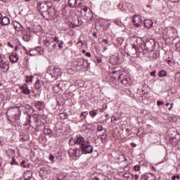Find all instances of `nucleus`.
I'll return each instance as SVG.
<instances>
[{
    "label": "nucleus",
    "instance_id": "f257e3e1",
    "mask_svg": "<svg viewBox=\"0 0 180 180\" xmlns=\"http://www.w3.org/2000/svg\"><path fill=\"white\" fill-rule=\"evenodd\" d=\"M0 70L4 74L9 71V61L4 60L1 56H0Z\"/></svg>",
    "mask_w": 180,
    "mask_h": 180
},
{
    "label": "nucleus",
    "instance_id": "f03ea898",
    "mask_svg": "<svg viewBox=\"0 0 180 180\" xmlns=\"http://www.w3.org/2000/svg\"><path fill=\"white\" fill-rule=\"evenodd\" d=\"M81 150L84 154H91L94 152V146L89 145V142L86 141L81 146Z\"/></svg>",
    "mask_w": 180,
    "mask_h": 180
},
{
    "label": "nucleus",
    "instance_id": "7ed1b4c3",
    "mask_svg": "<svg viewBox=\"0 0 180 180\" xmlns=\"http://www.w3.org/2000/svg\"><path fill=\"white\" fill-rule=\"evenodd\" d=\"M69 155L73 160H77V158H79V155H81V150L79 148H72L69 149Z\"/></svg>",
    "mask_w": 180,
    "mask_h": 180
},
{
    "label": "nucleus",
    "instance_id": "20e7f679",
    "mask_svg": "<svg viewBox=\"0 0 180 180\" xmlns=\"http://www.w3.org/2000/svg\"><path fill=\"white\" fill-rule=\"evenodd\" d=\"M111 78L113 79H117V81L124 78V75H123L122 70H114L110 74Z\"/></svg>",
    "mask_w": 180,
    "mask_h": 180
},
{
    "label": "nucleus",
    "instance_id": "39448f33",
    "mask_svg": "<svg viewBox=\"0 0 180 180\" xmlns=\"http://www.w3.org/2000/svg\"><path fill=\"white\" fill-rule=\"evenodd\" d=\"M37 9L41 15H42V16H44V15H47V13H49L47 4H40L37 6Z\"/></svg>",
    "mask_w": 180,
    "mask_h": 180
},
{
    "label": "nucleus",
    "instance_id": "423d86ee",
    "mask_svg": "<svg viewBox=\"0 0 180 180\" xmlns=\"http://www.w3.org/2000/svg\"><path fill=\"white\" fill-rule=\"evenodd\" d=\"M139 50H143V49L141 48H136L132 46L127 49V54L130 57H134V56H136Z\"/></svg>",
    "mask_w": 180,
    "mask_h": 180
},
{
    "label": "nucleus",
    "instance_id": "0eeeda50",
    "mask_svg": "<svg viewBox=\"0 0 180 180\" xmlns=\"http://www.w3.org/2000/svg\"><path fill=\"white\" fill-rule=\"evenodd\" d=\"M132 22L135 26L139 27L141 26V22H143V20L141 19V17L140 15H134Z\"/></svg>",
    "mask_w": 180,
    "mask_h": 180
},
{
    "label": "nucleus",
    "instance_id": "6e6552de",
    "mask_svg": "<svg viewBox=\"0 0 180 180\" xmlns=\"http://www.w3.org/2000/svg\"><path fill=\"white\" fill-rule=\"evenodd\" d=\"M82 13L84 14L86 18H91L92 13H91V9H89L86 6H81Z\"/></svg>",
    "mask_w": 180,
    "mask_h": 180
},
{
    "label": "nucleus",
    "instance_id": "1a4fd4ad",
    "mask_svg": "<svg viewBox=\"0 0 180 180\" xmlns=\"http://www.w3.org/2000/svg\"><path fill=\"white\" fill-rule=\"evenodd\" d=\"M86 143V141H85V139H84V137H82V136L81 135H77L76 137V144H80L81 147H82V146L84 144H85Z\"/></svg>",
    "mask_w": 180,
    "mask_h": 180
},
{
    "label": "nucleus",
    "instance_id": "9d476101",
    "mask_svg": "<svg viewBox=\"0 0 180 180\" xmlns=\"http://www.w3.org/2000/svg\"><path fill=\"white\" fill-rule=\"evenodd\" d=\"M79 0H69L68 4L70 8H77V6H79Z\"/></svg>",
    "mask_w": 180,
    "mask_h": 180
},
{
    "label": "nucleus",
    "instance_id": "9b49d317",
    "mask_svg": "<svg viewBox=\"0 0 180 180\" xmlns=\"http://www.w3.org/2000/svg\"><path fill=\"white\" fill-rule=\"evenodd\" d=\"M9 60H10L11 63H18V60H19L18 53H13L11 55H10Z\"/></svg>",
    "mask_w": 180,
    "mask_h": 180
},
{
    "label": "nucleus",
    "instance_id": "f8f14e48",
    "mask_svg": "<svg viewBox=\"0 0 180 180\" xmlns=\"http://www.w3.org/2000/svg\"><path fill=\"white\" fill-rule=\"evenodd\" d=\"M143 23L146 29H151L153 27V20H145Z\"/></svg>",
    "mask_w": 180,
    "mask_h": 180
},
{
    "label": "nucleus",
    "instance_id": "ddd939ff",
    "mask_svg": "<svg viewBox=\"0 0 180 180\" xmlns=\"http://www.w3.org/2000/svg\"><path fill=\"white\" fill-rule=\"evenodd\" d=\"M25 86H26V84L21 86L20 89H21L22 94H24V95H30V89H29V88L25 87Z\"/></svg>",
    "mask_w": 180,
    "mask_h": 180
},
{
    "label": "nucleus",
    "instance_id": "4468645a",
    "mask_svg": "<svg viewBox=\"0 0 180 180\" xmlns=\"http://www.w3.org/2000/svg\"><path fill=\"white\" fill-rule=\"evenodd\" d=\"M32 176H33V173L32 172V171H27L24 173V179L25 180L32 179Z\"/></svg>",
    "mask_w": 180,
    "mask_h": 180
},
{
    "label": "nucleus",
    "instance_id": "2eb2a0df",
    "mask_svg": "<svg viewBox=\"0 0 180 180\" xmlns=\"http://www.w3.org/2000/svg\"><path fill=\"white\" fill-rule=\"evenodd\" d=\"M35 107L38 110H42L44 109V102L38 101L35 103Z\"/></svg>",
    "mask_w": 180,
    "mask_h": 180
},
{
    "label": "nucleus",
    "instance_id": "dca6fc26",
    "mask_svg": "<svg viewBox=\"0 0 180 180\" xmlns=\"http://www.w3.org/2000/svg\"><path fill=\"white\" fill-rule=\"evenodd\" d=\"M120 81L123 85H127L130 82V78L124 75V77L120 79Z\"/></svg>",
    "mask_w": 180,
    "mask_h": 180
},
{
    "label": "nucleus",
    "instance_id": "f3484780",
    "mask_svg": "<svg viewBox=\"0 0 180 180\" xmlns=\"http://www.w3.org/2000/svg\"><path fill=\"white\" fill-rule=\"evenodd\" d=\"M1 23L3 25V26H8L11 23V20L8 17H4L1 20Z\"/></svg>",
    "mask_w": 180,
    "mask_h": 180
},
{
    "label": "nucleus",
    "instance_id": "a211bd4d",
    "mask_svg": "<svg viewBox=\"0 0 180 180\" xmlns=\"http://www.w3.org/2000/svg\"><path fill=\"white\" fill-rule=\"evenodd\" d=\"M13 113H14V116H15L16 119H19L20 116V111L19 110V108L15 107L12 110Z\"/></svg>",
    "mask_w": 180,
    "mask_h": 180
},
{
    "label": "nucleus",
    "instance_id": "6ab92c4d",
    "mask_svg": "<svg viewBox=\"0 0 180 180\" xmlns=\"http://www.w3.org/2000/svg\"><path fill=\"white\" fill-rule=\"evenodd\" d=\"M58 75H61V70L60 68H58V67L55 66L53 77H58Z\"/></svg>",
    "mask_w": 180,
    "mask_h": 180
},
{
    "label": "nucleus",
    "instance_id": "aec40b11",
    "mask_svg": "<svg viewBox=\"0 0 180 180\" xmlns=\"http://www.w3.org/2000/svg\"><path fill=\"white\" fill-rule=\"evenodd\" d=\"M15 29L16 32H18L19 33H20V32H22L23 30V27H22V25L18 22H16V24H15Z\"/></svg>",
    "mask_w": 180,
    "mask_h": 180
},
{
    "label": "nucleus",
    "instance_id": "412c9836",
    "mask_svg": "<svg viewBox=\"0 0 180 180\" xmlns=\"http://www.w3.org/2000/svg\"><path fill=\"white\" fill-rule=\"evenodd\" d=\"M54 70H55V67L50 66L47 70L48 74H49V75H51V77H53L54 74Z\"/></svg>",
    "mask_w": 180,
    "mask_h": 180
},
{
    "label": "nucleus",
    "instance_id": "4be33fe9",
    "mask_svg": "<svg viewBox=\"0 0 180 180\" xmlns=\"http://www.w3.org/2000/svg\"><path fill=\"white\" fill-rule=\"evenodd\" d=\"M59 117H60V119H67L68 117V114H67V112H61L59 115Z\"/></svg>",
    "mask_w": 180,
    "mask_h": 180
},
{
    "label": "nucleus",
    "instance_id": "5701e85b",
    "mask_svg": "<svg viewBox=\"0 0 180 180\" xmlns=\"http://www.w3.org/2000/svg\"><path fill=\"white\" fill-rule=\"evenodd\" d=\"M44 134L50 135L53 133V131L50 128H45L44 130Z\"/></svg>",
    "mask_w": 180,
    "mask_h": 180
},
{
    "label": "nucleus",
    "instance_id": "b1692460",
    "mask_svg": "<svg viewBox=\"0 0 180 180\" xmlns=\"http://www.w3.org/2000/svg\"><path fill=\"white\" fill-rule=\"evenodd\" d=\"M159 77L162 78V77H167V71L161 70L159 72Z\"/></svg>",
    "mask_w": 180,
    "mask_h": 180
},
{
    "label": "nucleus",
    "instance_id": "393cba45",
    "mask_svg": "<svg viewBox=\"0 0 180 180\" xmlns=\"http://www.w3.org/2000/svg\"><path fill=\"white\" fill-rule=\"evenodd\" d=\"M89 115L90 116H91V117H95V116L98 115V110H91L89 112Z\"/></svg>",
    "mask_w": 180,
    "mask_h": 180
},
{
    "label": "nucleus",
    "instance_id": "a878e982",
    "mask_svg": "<svg viewBox=\"0 0 180 180\" xmlns=\"http://www.w3.org/2000/svg\"><path fill=\"white\" fill-rule=\"evenodd\" d=\"M34 86L37 89H40L41 88V84H40V80H37L34 84Z\"/></svg>",
    "mask_w": 180,
    "mask_h": 180
},
{
    "label": "nucleus",
    "instance_id": "bb28decb",
    "mask_svg": "<svg viewBox=\"0 0 180 180\" xmlns=\"http://www.w3.org/2000/svg\"><path fill=\"white\" fill-rule=\"evenodd\" d=\"M21 167H23V168H29V167H30V165L29 164H26V161L22 160L21 162Z\"/></svg>",
    "mask_w": 180,
    "mask_h": 180
},
{
    "label": "nucleus",
    "instance_id": "cd10ccee",
    "mask_svg": "<svg viewBox=\"0 0 180 180\" xmlns=\"http://www.w3.org/2000/svg\"><path fill=\"white\" fill-rule=\"evenodd\" d=\"M29 55L31 56H37V51L36 50H30V52H29Z\"/></svg>",
    "mask_w": 180,
    "mask_h": 180
},
{
    "label": "nucleus",
    "instance_id": "c85d7f7f",
    "mask_svg": "<svg viewBox=\"0 0 180 180\" xmlns=\"http://www.w3.org/2000/svg\"><path fill=\"white\" fill-rule=\"evenodd\" d=\"M59 86H60V84H56V85L53 86V90L56 94H57V92H58V91H60Z\"/></svg>",
    "mask_w": 180,
    "mask_h": 180
},
{
    "label": "nucleus",
    "instance_id": "c756f323",
    "mask_svg": "<svg viewBox=\"0 0 180 180\" xmlns=\"http://www.w3.org/2000/svg\"><path fill=\"white\" fill-rule=\"evenodd\" d=\"M69 144H70V146H74V145L77 144V141H76V139H71L70 140V141H69Z\"/></svg>",
    "mask_w": 180,
    "mask_h": 180
},
{
    "label": "nucleus",
    "instance_id": "7c9ffc66",
    "mask_svg": "<svg viewBox=\"0 0 180 180\" xmlns=\"http://www.w3.org/2000/svg\"><path fill=\"white\" fill-rule=\"evenodd\" d=\"M26 78H27L25 80L26 82H32L33 76H30V77H29V76H27Z\"/></svg>",
    "mask_w": 180,
    "mask_h": 180
},
{
    "label": "nucleus",
    "instance_id": "2f4dec72",
    "mask_svg": "<svg viewBox=\"0 0 180 180\" xmlns=\"http://www.w3.org/2000/svg\"><path fill=\"white\" fill-rule=\"evenodd\" d=\"M49 159L50 160V161H51L52 163H53L56 157L53 154H50Z\"/></svg>",
    "mask_w": 180,
    "mask_h": 180
},
{
    "label": "nucleus",
    "instance_id": "473e14b6",
    "mask_svg": "<svg viewBox=\"0 0 180 180\" xmlns=\"http://www.w3.org/2000/svg\"><path fill=\"white\" fill-rule=\"evenodd\" d=\"M87 115H88V112H83L81 113L80 116H81L82 119L84 120V119H85V117H86Z\"/></svg>",
    "mask_w": 180,
    "mask_h": 180
},
{
    "label": "nucleus",
    "instance_id": "72a5a7b5",
    "mask_svg": "<svg viewBox=\"0 0 180 180\" xmlns=\"http://www.w3.org/2000/svg\"><path fill=\"white\" fill-rule=\"evenodd\" d=\"M101 141L103 143V141H106V139H107L106 134L101 135Z\"/></svg>",
    "mask_w": 180,
    "mask_h": 180
},
{
    "label": "nucleus",
    "instance_id": "f704fd0d",
    "mask_svg": "<svg viewBox=\"0 0 180 180\" xmlns=\"http://www.w3.org/2000/svg\"><path fill=\"white\" fill-rule=\"evenodd\" d=\"M103 130V127L102 125L97 126V131H102Z\"/></svg>",
    "mask_w": 180,
    "mask_h": 180
},
{
    "label": "nucleus",
    "instance_id": "c9c22d12",
    "mask_svg": "<svg viewBox=\"0 0 180 180\" xmlns=\"http://www.w3.org/2000/svg\"><path fill=\"white\" fill-rule=\"evenodd\" d=\"M175 79L178 80L180 82V73L176 74Z\"/></svg>",
    "mask_w": 180,
    "mask_h": 180
},
{
    "label": "nucleus",
    "instance_id": "e433bc0d",
    "mask_svg": "<svg viewBox=\"0 0 180 180\" xmlns=\"http://www.w3.org/2000/svg\"><path fill=\"white\" fill-rule=\"evenodd\" d=\"M64 44V41H59L58 47L59 49H63V45Z\"/></svg>",
    "mask_w": 180,
    "mask_h": 180
},
{
    "label": "nucleus",
    "instance_id": "4c0bfd02",
    "mask_svg": "<svg viewBox=\"0 0 180 180\" xmlns=\"http://www.w3.org/2000/svg\"><path fill=\"white\" fill-rule=\"evenodd\" d=\"M15 164L18 165V163L16 162V160L15 159V158H13L11 161V165H15Z\"/></svg>",
    "mask_w": 180,
    "mask_h": 180
},
{
    "label": "nucleus",
    "instance_id": "58836bf2",
    "mask_svg": "<svg viewBox=\"0 0 180 180\" xmlns=\"http://www.w3.org/2000/svg\"><path fill=\"white\" fill-rule=\"evenodd\" d=\"M175 179L179 180L180 179V176L179 175H176V176H173L172 177V180H175Z\"/></svg>",
    "mask_w": 180,
    "mask_h": 180
},
{
    "label": "nucleus",
    "instance_id": "ea45409f",
    "mask_svg": "<svg viewBox=\"0 0 180 180\" xmlns=\"http://www.w3.org/2000/svg\"><path fill=\"white\" fill-rule=\"evenodd\" d=\"M165 61H166V63H167V64L169 65H172V60H171L169 59H166Z\"/></svg>",
    "mask_w": 180,
    "mask_h": 180
},
{
    "label": "nucleus",
    "instance_id": "a19ab883",
    "mask_svg": "<svg viewBox=\"0 0 180 180\" xmlns=\"http://www.w3.org/2000/svg\"><path fill=\"white\" fill-rule=\"evenodd\" d=\"M134 171H139L140 169V165H136L134 167Z\"/></svg>",
    "mask_w": 180,
    "mask_h": 180
},
{
    "label": "nucleus",
    "instance_id": "79ce46f5",
    "mask_svg": "<svg viewBox=\"0 0 180 180\" xmlns=\"http://www.w3.org/2000/svg\"><path fill=\"white\" fill-rule=\"evenodd\" d=\"M155 70L150 72V77H155Z\"/></svg>",
    "mask_w": 180,
    "mask_h": 180
},
{
    "label": "nucleus",
    "instance_id": "37998d69",
    "mask_svg": "<svg viewBox=\"0 0 180 180\" xmlns=\"http://www.w3.org/2000/svg\"><path fill=\"white\" fill-rule=\"evenodd\" d=\"M53 41H56L57 43H60V40H58V37H54L53 39Z\"/></svg>",
    "mask_w": 180,
    "mask_h": 180
},
{
    "label": "nucleus",
    "instance_id": "c03bdc74",
    "mask_svg": "<svg viewBox=\"0 0 180 180\" xmlns=\"http://www.w3.org/2000/svg\"><path fill=\"white\" fill-rule=\"evenodd\" d=\"M103 176H97V177H95V179H94V180H102V177H103Z\"/></svg>",
    "mask_w": 180,
    "mask_h": 180
},
{
    "label": "nucleus",
    "instance_id": "a18cd8bd",
    "mask_svg": "<svg viewBox=\"0 0 180 180\" xmlns=\"http://www.w3.org/2000/svg\"><path fill=\"white\" fill-rule=\"evenodd\" d=\"M158 106H161V105H164V101H158L157 102Z\"/></svg>",
    "mask_w": 180,
    "mask_h": 180
},
{
    "label": "nucleus",
    "instance_id": "49530a36",
    "mask_svg": "<svg viewBox=\"0 0 180 180\" xmlns=\"http://www.w3.org/2000/svg\"><path fill=\"white\" fill-rule=\"evenodd\" d=\"M8 46L11 47V49H13V45H12V44H11V42L8 43Z\"/></svg>",
    "mask_w": 180,
    "mask_h": 180
},
{
    "label": "nucleus",
    "instance_id": "de8ad7c7",
    "mask_svg": "<svg viewBox=\"0 0 180 180\" xmlns=\"http://www.w3.org/2000/svg\"><path fill=\"white\" fill-rule=\"evenodd\" d=\"M134 179L135 180H139V175L138 174L134 175Z\"/></svg>",
    "mask_w": 180,
    "mask_h": 180
},
{
    "label": "nucleus",
    "instance_id": "09e8293b",
    "mask_svg": "<svg viewBox=\"0 0 180 180\" xmlns=\"http://www.w3.org/2000/svg\"><path fill=\"white\" fill-rule=\"evenodd\" d=\"M124 178H129V174L127 173H125L124 174Z\"/></svg>",
    "mask_w": 180,
    "mask_h": 180
},
{
    "label": "nucleus",
    "instance_id": "8fccbe9b",
    "mask_svg": "<svg viewBox=\"0 0 180 180\" xmlns=\"http://www.w3.org/2000/svg\"><path fill=\"white\" fill-rule=\"evenodd\" d=\"M86 56L87 57H91V53L87 52V53H86Z\"/></svg>",
    "mask_w": 180,
    "mask_h": 180
},
{
    "label": "nucleus",
    "instance_id": "3c124183",
    "mask_svg": "<svg viewBox=\"0 0 180 180\" xmlns=\"http://www.w3.org/2000/svg\"><path fill=\"white\" fill-rule=\"evenodd\" d=\"M174 108V103H172L170 105V108H169V110H171V109Z\"/></svg>",
    "mask_w": 180,
    "mask_h": 180
},
{
    "label": "nucleus",
    "instance_id": "603ef678",
    "mask_svg": "<svg viewBox=\"0 0 180 180\" xmlns=\"http://www.w3.org/2000/svg\"><path fill=\"white\" fill-rule=\"evenodd\" d=\"M170 2H173V3H175V2H178L179 0H169Z\"/></svg>",
    "mask_w": 180,
    "mask_h": 180
},
{
    "label": "nucleus",
    "instance_id": "864d4df0",
    "mask_svg": "<svg viewBox=\"0 0 180 180\" xmlns=\"http://www.w3.org/2000/svg\"><path fill=\"white\" fill-rule=\"evenodd\" d=\"M103 41L105 44H108V40H107V39H103Z\"/></svg>",
    "mask_w": 180,
    "mask_h": 180
},
{
    "label": "nucleus",
    "instance_id": "5fc2aeb1",
    "mask_svg": "<svg viewBox=\"0 0 180 180\" xmlns=\"http://www.w3.org/2000/svg\"><path fill=\"white\" fill-rule=\"evenodd\" d=\"M1 19H2V14H1V13H0V23H1Z\"/></svg>",
    "mask_w": 180,
    "mask_h": 180
},
{
    "label": "nucleus",
    "instance_id": "6e6d98bb",
    "mask_svg": "<svg viewBox=\"0 0 180 180\" xmlns=\"http://www.w3.org/2000/svg\"><path fill=\"white\" fill-rule=\"evenodd\" d=\"M170 105H171V103H166V106H169Z\"/></svg>",
    "mask_w": 180,
    "mask_h": 180
},
{
    "label": "nucleus",
    "instance_id": "4d7b16f0",
    "mask_svg": "<svg viewBox=\"0 0 180 180\" xmlns=\"http://www.w3.org/2000/svg\"><path fill=\"white\" fill-rule=\"evenodd\" d=\"M51 170L50 169H48L47 172L50 173Z\"/></svg>",
    "mask_w": 180,
    "mask_h": 180
},
{
    "label": "nucleus",
    "instance_id": "13d9d810",
    "mask_svg": "<svg viewBox=\"0 0 180 180\" xmlns=\"http://www.w3.org/2000/svg\"><path fill=\"white\" fill-rule=\"evenodd\" d=\"M109 117V114H106L105 117Z\"/></svg>",
    "mask_w": 180,
    "mask_h": 180
},
{
    "label": "nucleus",
    "instance_id": "bf43d9fd",
    "mask_svg": "<svg viewBox=\"0 0 180 180\" xmlns=\"http://www.w3.org/2000/svg\"><path fill=\"white\" fill-rule=\"evenodd\" d=\"M15 51H18V47H15Z\"/></svg>",
    "mask_w": 180,
    "mask_h": 180
},
{
    "label": "nucleus",
    "instance_id": "052dcab7",
    "mask_svg": "<svg viewBox=\"0 0 180 180\" xmlns=\"http://www.w3.org/2000/svg\"><path fill=\"white\" fill-rule=\"evenodd\" d=\"M116 120V118H114V119H113V118H112V119H111L112 122H113V120Z\"/></svg>",
    "mask_w": 180,
    "mask_h": 180
},
{
    "label": "nucleus",
    "instance_id": "680f3d73",
    "mask_svg": "<svg viewBox=\"0 0 180 180\" xmlns=\"http://www.w3.org/2000/svg\"><path fill=\"white\" fill-rule=\"evenodd\" d=\"M131 12H133V9L129 8Z\"/></svg>",
    "mask_w": 180,
    "mask_h": 180
},
{
    "label": "nucleus",
    "instance_id": "e2e57ef3",
    "mask_svg": "<svg viewBox=\"0 0 180 180\" xmlns=\"http://www.w3.org/2000/svg\"><path fill=\"white\" fill-rule=\"evenodd\" d=\"M128 6H129V8L132 7L131 4H129Z\"/></svg>",
    "mask_w": 180,
    "mask_h": 180
},
{
    "label": "nucleus",
    "instance_id": "0e129e2a",
    "mask_svg": "<svg viewBox=\"0 0 180 180\" xmlns=\"http://www.w3.org/2000/svg\"><path fill=\"white\" fill-rule=\"evenodd\" d=\"M82 53H86V51L85 50H82Z\"/></svg>",
    "mask_w": 180,
    "mask_h": 180
},
{
    "label": "nucleus",
    "instance_id": "69168bd1",
    "mask_svg": "<svg viewBox=\"0 0 180 180\" xmlns=\"http://www.w3.org/2000/svg\"><path fill=\"white\" fill-rule=\"evenodd\" d=\"M25 1H26L27 2H29V1H31V0H25Z\"/></svg>",
    "mask_w": 180,
    "mask_h": 180
},
{
    "label": "nucleus",
    "instance_id": "338daca9",
    "mask_svg": "<svg viewBox=\"0 0 180 180\" xmlns=\"http://www.w3.org/2000/svg\"><path fill=\"white\" fill-rule=\"evenodd\" d=\"M0 86H2V84L0 83Z\"/></svg>",
    "mask_w": 180,
    "mask_h": 180
},
{
    "label": "nucleus",
    "instance_id": "774afa93",
    "mask_svg": "<svg viewBox=\"0 0 180 180\" xmlns=\"http://www.w3.org/2000/svg\"><path fill=\"white\" fill-rule=\"evenodd\" d=\"M53 47H56V44L53 45Z\"/></svg>",
    "mask_w": 180,
    "mask_h": 180
}]
</instances>
